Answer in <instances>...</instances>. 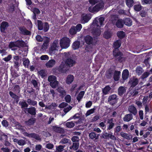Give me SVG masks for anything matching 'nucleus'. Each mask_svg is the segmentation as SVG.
<instances>
[{
	"mask_svg": "<svg viewBox=\"0 0 152 152\" xmlns=\"http://www.w3.org/2000/svg\"><path fill=\"white\" fill-rule=\"evenodd\" d=\"M19 30L22 34L25 35H30L31 34V32L24 27L20 28Z\"/></svg>",
	"mask_w": 152,
	"mask_h": 152,
	"instance_id": "15",
	"label": "nucleus"
},
{
	"mask_svg": "<svg viewBox=\"0 0 152 152\" xmlns=\"http://www.w3.org/2000/svg\"><path fill=\"white\" fill-rule=\"evenodd\" d=\"M121 135L122 137L127 140H130L132 138V135H128V134L123 132L121 133Z\"/></svg>",
	"mask_w": 152,
	"mask_h": 152,
	"instance_id": "35",
	"label": "nucleus"
},
{
	"mask_svg": "<svg viewBox=\"0 0 152 152\" xmlns=\"http://www.w3.org/2000/svg\"><path fill=\"white\" fill-rule=\"evenodd\" d=\"M27 102L28 104L31 105L32 106H35L37 104V102L36 101L32 100L30 99H27Z\"/></svg>",
	"mask_w": 152,
	"mask_h": 152,
	"instance_id": "47",
	"label": "nucleus"
},
{
	"mask_svg": "<svg viewBox=\"0 0 152 152\" xmlns=\"http://www.w3.org/2000/svg\"><path fill=\"white\" fill-rule=\"evenodd\" d=\"M36 119L34 118H31L28 121H25V123L26 125L28 126H31L33 125L35 123Z\"/></svg>",
	"mask_w": 152,
	"mask_h": 152,
	"instance_id": "22",
	"label": "nucleus"
},
{
	"mask_svg": "<svg viewBox=\"0 0 152 152\" xmlns=\"http://www.w3.org/2000/svg\"><path fill=\"white\" fill-rule=\"evenodd\" d=\"M104 20V17L96 18L94 21L93 25L95 26L100 27L103 24Z\"/></svg>",
	"mask_w": 152,
	"mask_h": 152,
	"instance_id": "4",
	"label": "nucleus"
},
{
	"mask_svg": "<svg viewBox=\"0 0 152 152\" xmlns=\"http://www.w3.org/2000/svg\"><path fill=\"white\" fill-rule=\"evenodd\" d=\"M118 99L117 96L116 94H113L109 96L108 102L111 104L113 105L117 102Z\"/></svg>",
	"mask_w": 152,
	"mask_h": 152,
	"instance_id": "6",
	"label": "nucleus"
},
{
	"mask_svg": "<svg viewBox=\"0 0 152 152\" xmlns=\"http://www.w3.org/2000/svg\"><path fill=\"white\" fill-rule=\"evenodd\" d=\"M38 27V30H42L43 29L44 24L40 20H37Z\"/></svg>",
	"mask_w": 152,
	"mask_h": 152,
	"instance_id": "43",
	"label": "nucleus"
},
{
	"mask_svg": "<svg viewBox=\"0 0 152 152\" xmlns=\"http://www.w3.org/2000/svg\"><path fill=\"white\" fill-rule=\"evenodd\" d=\"M10 96L12 98L14 99V101H13V102H16L18 103L19 101L18 96L10 91Z\"/></svg>",
	"mask_w": 152,
	"mask_h": 152,
	"instance_id": "34",
	"label": "nucleus"
},
{
	"mask_svg": "<svg viewBox=\"0 0 152 152\" xmlns=\"http://www.w3.org/2000/svg\"><path fill=\"white\" fill-rule=\"evenodd\" d=\"M80 42L79 41H75L73 43L72 47L74 50L78 49L80 47Z\"/></svg>",
	"mask_w": 152,
	"mask_h": 152,
	"instance_id": "42",
	"label": "nucleus"
},
{
	"mask_svg": "<svg viewBox=\"0 0 152 152\" xmlns=\"http://www.w3.org/2000/svg\"><path fill=\"white\" fill-rule=\"evenodd\" d=\"M75 28V26H73L70 29L69 32L70 34L71 35H73L75 34L77 32V31H76Z\"/></svg>",
	"mask_w": 152,
	"mask_h": 152,
	"instance_id": "49",
	"label": "nucleus"
},
{
	"mask_svg": "<svg viewBox=\"0 0 152 152\" xmlns=\"http://www.w3.org/2000/svg\"><path fill=\"white\" fill-rule=\"evenodd\" d=\"M113 55L115 57L116 59L120 62H121L124 59L123 54L118 50H114L113 51Z\"/></svg>",
	"mask_w": 152,
	"mask_h": 152,
	"instance_id": "5",
	"label": "nucleus"
},
{
	"mask_svg": "<svg viewBox=\"0 0 152 152\" xmlns=\"http://www.w3.org/2000/svg\"><path fill=\"white\" fill-rule=\"evenodd\" d=\"M139 83V80L137 78L133 77L131 78L129 81V83L132 87H134L137 85Z\"/></svg>",
	"mask_w": 152,
	"mask_h": 152,
	"instance_id": "9",
	"label": "nucleus"
},
{
	"mask_svg": "<svg viewBox=\"0 0 152 152\" xmlns=\"http://www.w3.org/2000/svg\"><path fill=\"white\" fill-rule=\"evenodd\" d=\"M124 22L125 25L128 26H130L132 25V20L129 18H127L124 19Z\"/></svg>",
	"mask_w": 152,
	"mask_h": 152,
	"instance_id": "30",
	"label": "nucleus"
},
{
	"mask_svg": "<svg viewBox=\"0 0 152 152\" xmlns=\"http://www.w3.org/2000/svg\"><path fill=\"white\" fill-rule=\"evenodd\" d=\"M27 112L32 115H35L36 114V108L33 107L27 108Z\"/></svg>",
	"mask_w": 152,
	"mask_h": 152,
	"instance_id": "23",
	"label": "nucleus"
},
{
	"mask_svg": "<svg viewBox=\"0 0 152 152\" xmlns=\"http://www.w3.org/2000/svg\"><path fill=\"white\" fill-rule=\"evenodd\" d=\"M65 147V145H60L56 147V150L57 152H61L64 150V148Z\"/></svg>",
	"mask_w": 152,
	"mask_h": 152,
	"instance_id": "45",
	"label": "nucleus"
},
{
	"mask_svg": "<svg viewBox=\"0 0 152 152\" xmlns=\"http://www.w3.org/2000/svg\"><path fill=\"white\" fill-rule=\"evenodd\" d=\"M136 73L138 75H141L142 74L144 70L141 67H137L135 70Z\"/></svg>",
	"mask_w": 152,
	"mask_h": 152,
	"instance_id": "36",
	"label": "nucleus"
},
{
	"mask_svg": "<svg viewBox=\"0 0 152 152\" xmlns=\"http://www.w3.org/2000/svg\"><path fill=\"white\" fill-rule=\"evenodd\" d=\"M56 80V77L54 75L49 76L48 78V81L51 83V82H53Z\"/></svg>",
	"mask_w": 152,
	"mask_h": 152,
	"instance_id": "46",
	"label": "nucleus"
},
{
	"mask_svg": "<svg viewBox=\"0 0 152 152\" xmlns=\"http://www.w3.org/2000/svg\"><path fill=\"white\" fill-rule=\"evenodd\" d=\"M65 63L68 66L71 67L75 64L76 62L75 60L71 58H67Z\"/></svg>",
	"mask_w": 152,
	"mask_h": 152,
	"instance_id": "12",
	"label": "nucleus"
},
{
	"mask_svg": "<svg viewBox=\"0 0 152 152\" xmlns=\"http://www.w3.org/2000/svg\"><path fill=\"white\" fill-rule=\"evenodd\" d=\"M72 140L74 142H78L79 141V137L77 136H74L72 137Z\"/></svg>",
	"mask_w": 152,
	"mask_h": 152,
	"instance_id": "62",
	"label": "nucleus"
},
{
	"mask_svg": "<svg viewBox=\"0 0 152 152\" xmlns=\"http://www.w3.org/2000/svg\"><path fill=\"white\" fill-rule=\"evenodd\" d=\"M113 74V71L109 70L107 71L106 73V76L108 78H110L112 76Z\"/></svg>",
	"mask_w": 152,
	"mask_h": 152,
	"instance_id": "50",
	"label": "nucleus"
},
{
	"mask_svg": "<svg viewBox=\"0 0 152 152\" xmlns=\"http://www.w3.org/2000/svg\"><path fill=\"white\" fill-rule=\"evenodd\" d=\"M111 89L109 86H107L102 89V92L104 94L106 95L108 93Z\"/></svg>",
	"mask_w": 152,
	"mask_h": 152,
	"instance_id": "32",
	"label": "nucleus"
},
{
	"mask_svg": "<svg viewBox=\"0 0 152 152\" xmlns=\"http://www.w3.org/2000/svg\"><path fill=\"white\" fill-rule=\"evenodd\" d=\"M45 147L49 149H52L54 148V145L51 143H48L46 144Z\"/></svg>",
	"mask_w": 152,
	"mask_h": 152,
	"instance_id": "58",
	"label": "nucleus"
},
{
	"mask_svg": "<svg viewBox=\"0 0 152 152\" xmlns=\"http://www.w3.org/2000/svg\"><path fill=\"white\" fill-rule=\"evenodd\" d=\"M149 75V72H145L141 77V78L143 80L148 77Z\"/></svg>",
	"mask_w": 152,
	"mask_h": 152,
	"instance_id": "59",
	"label": "nucleus"
},
{
	"mask_svg": "<svg viewBox=\"0 0 152 152\" xmlns=\"http://www.w3.org/2000/svg\"><path fill=\"white\" fill-rule=\"evenodd\" d=\"M79 146V142L73 143L72 145L69 148L70 149H72L74 151H77L78 150Z\"/></svg>",
	"mask_w": 152,
	"mask_h": 152,
	"instance_id": "29",
	"label": "nucleus"
},
{
	"mask_svg": "<svg viewBox=\"0 0 152 152\" xmlns=\"http://www.w3.org/2000/svg\"><path fill=\"white\" fill-rule=\"evenodd\" d=\"M129 75V72L127 69L124 70L122 73V77L123 80L127 79Z\"/></svg>",
	"mask_w": 152,
	"mask_h": 152,
	"instance_id": "26",
	"label": "nucleus"
},
{
	"mask_svg": "<svg viewBox=\"0 0 152 152\" xmlns=\"http://www.w3.org/2000/svg\"><path fill=\"white\" fill-rule=\"evenodd\" d=\"M91 19L90 16L88 14L83 15L81 19V22L83 23L87 22Z\"/></svg>",
	"mask_w": 152,
	"mask_h": 152,
	"instance_id": "16",
	"label": "nucleus"
},
{
	"mask_svg": "<svg viewBox=\"0 0 152 152\" xmlns=\"http://www.w3.org/2000/svg\"><path fill=\"white\" fill-rule=\"evenodd\" d=\"M126 91V88L124 87L121 86L118 89V94L121 96Z\"/></svg>",
	"mask_w": 152,
	"mask_h": 152,
	"instance_id": "14",
	"label": "nucleus"
},
{
	"mask_svg": "<svg viewBox=\"0 0 152 152\" xmlns=\"http://www.w3.org/2000/svg\"><path fill=\"white\" fill-rule=\"evenodd\" d=\"M56 63V61L53 59L50 60L48 61L46 63V66L48 68H50L53 67L55 65Z\"/></svg>",
	"mask_w": 152,
	"mask_h": 152,
	"instance_id": "24",
	"label": "nucleus"
},
{
	"mask_svg": "<svg viewBox=\"0 0 152 152\" xmlns=\"http://www.w3.org/2000/svg\"><path fill=\"white\" fill-rule=\"evenodd\" d=\"M95 110L96 109L94 108L87 111L86 114V116L87 117L90 114L94 113Z\"/></svg>",
	"mask_w": 152,
	"mask_h": 152,
	"instance_id": "52",
	"label": "nucleus"
},
{
	"mask_svg": "<svg viewBox=\"0 0 152 152\" xmlns=\"http://www.w3.org/2000/svg\"><path fill=\"white\" fill-rule=\"evenodd\" d=\"M75 29L77 32L80 31L82 28V26L80 24H77L76 26H75Z\"/></svg>",
	"mask_w": 152,
	"mask_h": 152,
	"instance_id": "63",
	"label": "nucleus"
},
{
	"mask_svg": "<svg viewBox=\"0 0 152 152\" xmlns=\"http://www.w3.org/2000/svg\"><path fill=\"white\" fill-rule=\"evenodd\" d=\"M103 3H99L96 4L95 6L94 7V12H98L100 9L103 7Z\"/></svg>",
	"mask_w": 152,
	"mask_h": 152,
	"instance_id": "25",
	"label": "nucleus"
},
{
	"mask_svg": "<svg viewBox=\"0 0 152 152\" xmlns=\"http://www.w3.org/2000/svg\"><path fill=\"white\" fill-rule=\"evenodd\" d=\"M121 45V41L120 40H118L114 43L113 47L115 48V50H118L117 49L120 47Z\"/></svg>",
	"mask_w": 152,
	"mask_h": 152,
	"instance_id": "33",
	"label": "nucleus"
},
{
	"mask_svg": "<svg viewBox=\"0 0 152 152\" xmlns=\"http://www.w3.org/2000/svg\"><path fill=\"white\" fill-rule=\"evenodd\" d=\"M53 129L54 131L57 132L63 133L64 132V129L59 127L53 126Z\"/></svg>",
	"mask_w": 152,
	"mask_h": 152,
	"instance_id": "27",
	"label": "nucleus"
},
{
	"mask_svg": "<svg viewBox=\"0 0 152 152\" xmlns=\"http://www.w3.org/2000/svg\"><path fill=\"white\" fill-rule=\"evenodd\" d=\"M58 92L60 94V96L62 97H63L66 94V92L64 90L63 88L61 86H58L56 89Z\"/></svg>",
	"mask_w": 152,
	"mask_h": 152,
	"instance_id": "17",
	"label": "nucleus"
},
{
	"mask_svg": "<svg viewBox=\"0 0 152 152\" xmlns=\"http://www.w3.org/2000/svg\"><path fill=\"white\" fill-rule=\"evenodd\" d=\"M74 77L73 75H68L66 78V82L67 84L71 83L73 81Z\"/></svg>",
	"mask_w": 152,
	"mask_h": 152,
	"instance_id": "28",
	"label": "nucleus"
},
{
	"mask_svg": "<svg viewBox=\"0 0 152 152\" xmlns=\"http://www.w3.org/2000/svg\"><path fill=\"white\" fill-rule=\"evenodd\" d=\"M125 33L123 31H118L117 33V36L120 39H122L124 38L125 36Z\"/></svg>",
	"mask_w": 152,
	"mask_h": 152,
	"instance_id": "51",
	"label": "nucleus"
},
{
	"mask_svg": "<svg viewBox=\"0 0 152 152\" xmlns=\"http://www.w3.org/2000/svg\"><path fill=\"white\" fill-rule=\"evenodd\" d=\"M48 40H46L44 41L43 44L42 45L41 50H44L47 48V46L48 45Z\"/></svg>",
	"mask_w": 152,
	"mask_h": 152,
	"instance_id": "44",
	"label": "nucleus"
},
{
	"mask_svg": "<svg viewBox=\"0 0 152 152\" xmlns=\"http://www.w3.org/2000/svg\"><path fill=\"white\" fill-rule=\"evenodd\" d=\"M15 126L16 128L20 130L21 133H22L25 135V133H26L25 130L24 128V127L21 126L20 124L18 122H16L15 124Z\"/></svg>",
	"mask_w": 152,
	"mask_h": 152,
	"instance_id": "13",
	"label": "nucleus"
},
{
	"mask_svg": "<svg viewBox=\"0 0 152 152\" xmlns=\"http://www.w3.org/2000/svg\"><path fill=\"white\" fill-rule=\"evenodd\" d=\"M85 94V92L83 91H80L77 97V99L79 102L83 98Z\"/></svg>",
	"mask_w": 152,
	"mask_h": 152,
	"instance_id": "41",
	"label": "nucleus"
},
{
	"mask_svg": "<svg viewBox=\"0 0 152 152\" xmlns=\"http://www.w3.org/2000/svg\"><path fill=\"white\" fill-rule=\"evenodd\" d=\"M29 137L33 138L37 140H40L41 138L39 135L34 133L28 134L27 132L25 133V135Z\"/></svg>",
	"mask_w": 152,
	"mask_h": 152,
	"instance_id": "10",
	"label": "nucleus"
},
{
	"mask_svg": "<svg viewBox=\"0 0 152 152\" xmlns=\"http://www.w3.org/2000/svg\"><path fill=\"white\" fill-rule=\"evenodd\" d=\"M133 119V115L131 113H129L126 115L123 118V120L124 121L128 122Z\"/></svg>",
	"mask_w": 152,
	"mask_h": 152,
	"instance_id": "20",
	"label": "nucleus"
},
{
	"mask_svg": "<svg viewBox=\"0 0 152 152\" xmlns=\"http://www.w3.org/2000/svg\"><path fill=\"white\" fill-rule=\"evenodd\" d=\"M25 42L23 41L18 40L15 42H10V48L12 50L15 49V48H12L13 47H23L25 45Z\"/></svg>",
	"mask_w": 152,
	"mask_h": 152,
	"instance_id": "3",
	"label": "nucleus"
},
{
	"mask_svg": "<svg viewBox=\"0 0 152 152\" xmlns=\"http://www.w3.org/2000/svg\"><path fill=\"white\" fill-rule=\"evenodd\" d=\"M68 66L65 62H62L59 66V71L62 73H66L69 69Z\"/></svg>",
	"mask_w": 152,
	"mask_h": 152,
	"instance_id": "7",
	"label": "nucleus"
},
{
	"mask_svg": "<svg viewBox=\"0 0 152 152\" xmlns=\"http://www.w3.org/2000/svg\"><path fill=\"white\" fill-rule=\"evenodd\" d=\"M128 110L131 114H132L134 115H135L137 114V108L133 104L129 106Z\"/></svg>",
	"mask_w": 152,
	"mask_h": 152,
	"instance_id": "11",
	"label": "nucleus"
},
{
	"mask_svg": "<svg viewBox=\"0 0 152 152\" xmlns=\"http://www.w3.org/2000/svg\"><path fill=\"white\" fill-rule=\"evenodd\" d=\"M101 33V31L98 28H94L92 30V33L94 37L99 36Z\"/></svg>",
	"mask_w": 152,
	"mask_h": 152,
	"instance_id": "18",
	"label": "nucleus"
},
{
	"mask_svg": "<svg viewBox=\"0 0 152 152\" xmlns=\"http://www.w3.org/2000/svg\"><path fill=\"white\" fill-rule=\"evenodd\" d=\"M29 63V60L28 59H24L23 61V65L26 67H28Z\"/></svg>",
	"mask_w": 152,
	"mask_h": 152,
	"instance_id": "61",
	"label": "nucleus"
},
{
	"mask_svg": "<svg viewBox=\"0 0 152 152\" xmlns=\"http://www.w3.org/2000/svg\"><path fill=\"white\" fill-rule=\"evenodd\" d=\"M14 62L15 63V65L18 66L19 63L18 61L19 60V57L18 56H15L14 57Z\"/></svg>",
	"mask_w": 152,
	"mask_h": 152,
	"instance_id": "56",
	"label": "nucleus"
},
{
	"mask_svg": "<svg viewBox=\"0 0 152 152\" xmlns=\"http://www.w3.org/2000/svg\"><path fill=\"white\" fill-rule=\"evenodd\" d=\"M66 101L68 103H69L71 101V96L70 95H67L65 97Z\"/></svg>",
	"mask_w": 152,
	"mask_h": 152,
	"instance_id": "64",
	"label": "nucleus"
},
{
	"mask_svg": "<svg viewBox=\"0 0 152 152\" xmlns=\"http://www.w3.org/2000/svg\"><path fill=\"white\" fill-rule=\"evenodd\" d=\"M111 35V33L109 31H105L104 33V36L106 39H108L110 37Z\"/></svg>",
	"mask_w": 152,
	"mask_h": 152,
	"instance_id": "55",
	"label": "nucleus"
},
{
	"mask_svg": "<svg viewBox=\"0 0 152 152\" xmlns=\"http://www.w3.org/2000/svg\"><path fill=\"white\" fill-rule=\"evenodd\" d=\"M117 27L118 28H121L123 26V21L121 19H118L116 24Z\"/></svg>",
	"mask_w": 152,
	"mask_h": 152,
	"instance_id": "37",
	"label": "nucleus"
},
{
	"mask_svg": "<svg viewBox=\"0 0 152 152\" xmlns=\"http://www.w3.org/2000/svg\"><path fill=\"white\" fill-rule=\"evenodd\" d=\"M126 3L128 7H130L133 5V0H126Z\"/></svg>",
	"mask_w": 152,
	"mask_h": 152,
	"instance_id": "57",
	"label": "nucleus"
},
{
	"mask_svg": "<svg viewBox=\"0 0 152 152\" xmlns=\"http://www.w3.org/2000/svg\"><path fill=\"white\" fill-rule=\"evenodd\" d=\"M121 72L115 71L114 73L113 78L115 81H118L119 80L120 78Z\"/></svg>",
	"mask_w": 152,
	"mask_h": 152,
	"instance_id": "31",
	"label": "nucleus"
},
{
	"mask_svg": "<svg viewBox=\"0 0 152 152\" xmlns=\"http://www.w3.org/2000/svg\"><path fill=\"white\" fill-rule=\"evenodd\" d=\"M86 42L88 44L95 45L96 43V41L93 39L92 37L89 35H87L85 38Z\"/></svg>",
	"mask_w": 152,
	"mask_h": 152,
	"instance_id": "8",
	"label": "nucleus"
},
{
	"mask_svg": "<svg viewBox=\"0 0 152 152\" xmlns=\"http://www.w3.org/2000/svg\"><path fill=\"white\" fill-rule=\"evenodd\" d=\"M59 48L58 40H55L49 48V53L51 55L56 54Z\"/></svg>",
	"mask_w": 152,
	"mask_h": 152,
	"instance_id": "1",
	"label": "nucleus"
},
{
	"mask_svg": "<svg viewBox=\"0 0 152 152\" xmlns=\"http://www.w3.org/2000/svg\"><path fill=\"white\" fill-rule=\"evenodd\" d=\"M7 137H8L5 134L2 135L0 137V139L2 140L5 141V144L7 146L9 145V142L6 141V140L7 139Z\"/></svg>",
	"mask_w": 152,
	"mask_h": 152,
	"instance_id": "40",
	"label": "nucleus"
},
{
	"mask_svg": "<svg viewBox=\"0 0 152 152\" xmlns=\"http://www.w3.org/2000/svg\"><path fill=\"white\" fill-rule=\"evenodd\" d=\"M19 104L21 106V108L27 107L28 105L25 101H20L19 103Z\"/></svg>",
	"mask_w": 152,
	"mask_h": 152,
	"instance_id": "48",
	"label": "nucleus"
},
{
	"mask_svg": "<svg viewBox=\"0 0 152 152\" xmlns=\"http://www.w3.org/2000/svg\"><path fill=\"white\" fill-rule=\"evenodd\" d=\"M59 82L56 80L53 82L50 83V86L53 88H55L58 86Z\"/></svg>",
	"mask_w": 152,
	"mask_h": 152,
	"instance_id": "39",
	"label": "nucleus"
},
{
	"mask_svg": "<svg viewBox=\"0 0 152 152\" xmlns=\"http://www.w3.org/2000/svg\"><path fill=\"white\" fill-rule=\"evenodd\" d=\"M8 26V23L6 22L3 21L1 23L0 26L1 31V32H4Z\"/></svg>",
	"mask_w": 152,
	"mask_h": 152,
	"instance_id": "19",
	"label": "nucleus"
},
{
	"mask_svg": "<svg viewBox=\"0 0 152 152\" xmlns=\"http://www.w3.org/2000/svg\"><path fill=\"white\" fill-rule=\"evenodd\" d=\"M75 125V124L72 122H67L66 124V126L69 128L73 127Z\"/></svg>",
	"mask_w": 152,
	"mask_h": 152,
	"instance_id": "54",
	"label": "nucleus"
},
{
	"mask_svg": "<svg viewBox=\"0 0 152 152\" xmlns=\"http://www.w3.org/2000/svg\"><path fill=\"white\" fill-rule=\"evenodd\" d=\"M59 143L62 144H66L68 143L70 144H71V142L68 139L64 138L61 140Z\"/></svg>",
	"mask_w": 152,
	"mask_h": 152,
	"instance_id": "38",
	"label": "nucleus"
},
{
	"mask_svg": "<svg viewBox=\"0 0 152 152\" xmlns=\"http://www.w3.org/2000/svg\"><path fill=\"white\" fill-rule=\"evenodd\" d=\"M39 75L42 78L45 77L46 75L45 71L44 70H41L38 72Z\"/></svg>",
	"mask_w": 152,
	"mask_h": 152,
	"instance_id": "60",
	"label": "nucleus"
},
{
	"mask_svg": "<svg viewBox=\"0 0 152 152\" xmlns=\"http://www.w3.org/2000/svg\"><path fill=\"white\" fill-rule=\"evenodd\" d=\"M113 119L111 118L110 119H108L107 123L109 124V125L107 126V130H110L112 129L115 126V124L113 122Z\"/></svg>",
	"mask_w": 152,
	"mask_h": 152,
	"instance_id": "21",
	"label": "nucleus"
},
{
	"mask_svg": "<svg viewBox=\"0 0 152 152\" xmlns=\"http://www.w3.org/2000/svg\"><path fill=\"white\" fill-rule=\"evenodd\" d=\"M70 40L69 38L64 37L61 40L60 44L61 47L62 48H66L69 46Z\"/></svg>",
	"mask_w": 152,
	"mask_h": 152,
	"instance_id": "2",
	"label": "nucleus"
},
{
	"mask_svg": "<svg viewBox=\"0 0 152 152\" xmlns=\"http://www.w3.org/2000/svg\"><path fill=\"white\" fill-rule=\"evenodd\" d=\"M49 28V26L48 24L47 23L45 22L44 24L43 25V30L44 31L46 32L48 31Z\"/></svg>",
	"mask_w": 152,
	"mask_h": 152,
	"instance_id": "53",
	"label": "nucleus"
}]
</instances>
